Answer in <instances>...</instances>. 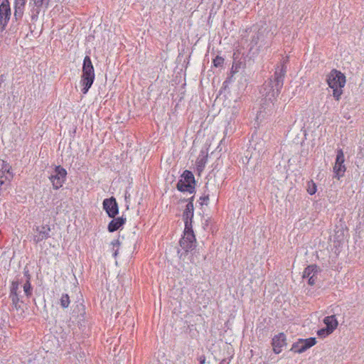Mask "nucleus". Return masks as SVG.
<instances>
[{
  "label": "nucleus",
  "mask_w": 364,
  "mask_h": 364,
  "mask_svg": "<svg viewBox=\"0 0 364 364\" xmlns=\"http://www.w3.org/2000/svg\"><path fill=\"white\" fill-rule=\"evenodd\" d=\"M25 6H14V18L16 21H21L24 14Z\"/></svg>",
  "instance_id": "nucleus-19"
},
{
  "label": "nucleus",
  "mask_w": 364,
  "mask_h": 364,
  "mask_svg": "<svg viewBox=\"0 0 364 364\" xmlns=\"http://www.w3.org/2000/svg\"><path fill=\"white\" fill-rule=\"evenodd\" d=\"M21 282L18 279L13 281L11 284L9 294H18V289H19V285L21 284Z\"/></svg>",
  "instance_id": "nucleus-21"
},
{
  "label": "nucleus",
  "mask_w": 364,
  "mask_h": 364,
  "mask_svg": "<svg viewBox=\"0 0 364 364\" xmlns=\"http://www.w3.org/2000/svg\"><path fill=\"white\" fill-rule=\"evenodd\" d=\"M102 208L109 218H114L119 213V206L113 196L103 200Z\"/></svg>",
  "instance_id": "nucleus-12"
},
{
  "label": "nucleus",
  "mask_w": 364,
  "mask_h": 364,
  "mask_svg": "<svg viewBox=\"0 0 364 364\" xmlns=\"http://www.w3.org/2000/svg\"><path fill=\"white\" fill-rule=\"evenodd\" d=\"M109 223L107 230L109 232H114L122 228L126 223V218L124 217L112 218Z\"/></svg>",
  "instance_id": "nucleus-16"
},
{
  "label": "nucleus",
  "mask_w": 364,
  "mask_h": 364,
  "mask_svg": "<svg viewBox=\"0 0 364 364\" xmlns=\"http://www.w3.org/2000/svg\"><path fill=\"white\" fill-rule=\"evenodd\" d=\"M67 171L61 166H56L53 173L49 176V179L55 190H58L63 186L66 180Z\"/></svg>",
  "instance_id": "nucleus-6"
},
{
  "label": "nucleus",
  "mask_w": 364,
  "mask_h": 364,
  "mask_svg": "<svg viewBox=\"0 0 364 364\" xmlns=\"http://www.w3.org/2000/svg\"><path fill=\"white\" fill-rule=\"evenodd\" d=\"M196 185L195 176L192 171L185 170L178 181L176 188L180 192L193 193L196 191Z\"/></svg>",
  "instance_id": "nucleus-4"
},
{
  "label": "nucleus",
  "mask_w": 364,
  "mask_h": 364,
  "mask_svg": "<svg viewBox=\"0 0 364 364\" xmlns=\"http://www.w3.org/2000/svg\"><path fill=\"white\" fill-rule=\"evenodd\" d=\"M343 87H336L332 88L333 89V96L335 98L336 100L338 101L341 99V97L343 94Z\"/></svg>",
  "instance_id": "nucleus-26"
},
{
  "label": "nucleus",
  "mask_w": 364,
  "mask_h": 364,
  "mask_svg": "<svg viewBox=\"0 0 364 364\" xmlns=\"http://www.w3.org/2000/svg\"><path fill=\"white\" fill-rule=\"evenodd\" d=\"M306 190H307L308 193L311 196L316 193V192L317 191V186H316V183L312 180L308 181Z\"/></svg>",
  "instance_id": "nucleus-22"
},
{
  "label": "nucleus",
  "mask_w": 364,
  "mask_h": 364,
  "mask_svg": "<svg viewBox=\"0 0 364 364\" xmlns=\"http://www.w3.org/2000/svg\"><path fill=\"white\" fill-rule=\"evenodd\" d=\"M205 159H202L198 162V164H199L198 166H200V165H204V164H205Z\"/></svg>",
  "instance_id": "nucleus-37"
},
{
  "label": "nucleus",
  "mask_w": 364,
  "mask_h": 364,
  "mask_svg": "<svg viewBox=\"0 0 364 364\" xmlns=\"http://www.w3.org/2000/svg\"><path fill=\"white\" fill-rule=\"evenodd\" d=\"M193 200H194V196H192L191 198H189L188 199H183V201H188V203H190V202L191 203H193Z\"/></svg>",
  "instance_id": "nucleus-36"
},
{
  "label": "nucleus",
  "mask_w": 364,
  "mask_h": 364,
  "mask_svg": "<svg viewBox=\"0 0 364 364\" xmlns=\"http://www.w3.org/2000/svg\"><path fill=\"white\" fill-rule=\"evenodd\" d=\"M35 230L36 234L33 235V242L36 244L50 237V228L48 225H42L41 227L38 226Z\"/></svg>",
  "instance_id": "nucleus-13"
},
{
  "label": "nucleus",
  "mask_w": 364,
  "mask_h": 364,
  "mask_svg": "<svg viewBox=\"0 0 364 364\" xmlns=\"http://www.w3.org/2000/svg\"><path fill=\"white\" fill-rule=\"evenodd\" d=\"M333 333L332 331H331L330 329H328V328L326 327H324V328H322L321 329H319L318 331H317V335L320 337V338H326V336H329L330 334H331Z\"/></svg>",
  "instance_id": "nucleus-24"
},
{
  "label": "nucleus",
  "mask_w": 364,
  "mask_h": 364,
  "mask_svg": "<svg viewBox=\"0 0 364 364\" xmlns=\"http://www.w3.org/2000/svg\"><path fill=\"white\" fill-rule=\"evenodd\" d=\"M199 362H200V364H205V356L204 355H200L199 357Z\"/></svg>",
  "instance_id": "nucleus-35"
},
{
  "label": "nucleus",
  "mask_w": 364,
  "mask_h": 364,
  "mask_svg": "<svg viewBox=\"0 0 364 364\" xmlns=\"http://www.w3.org/2000/svg\"><path fill=\"white\" fill-rule=\"evenodd\" d=\"M33 1V4L31 1L29 3L30 6H32L29 15L32 21H36L38 15L40 14L42 9H47L50 2V0H31Z\"/></svg>",
  "instance_id": "nucleus-11"
},
{
  "label": "nucleus",
  "mask_w": 364,
  "mask_h": 364,
  "mask_svg": "<svg viewBox=\"0 0 364 364\" xmlns=\"http://www.w3.org/2000/svg\"><path fill=\"white\" fill-rule=\"evenodd\" d=\"M6 173L0 170V180L6 181ZM8 181V180H6Z\"/></svg>",
  "instance_id": "nucleus-33"
},
{
  "label": "nucleus",
  "mask_w": 364,
  "mask_h": 364,
  "mask_svg": "<svg viewBox=\"0 0 364 364\" xmlns=\"http://www.w3.org/2000/svg\"><path fill=\"white\" fill-rule=\"evenodd\" d=\"M323 323L326 327L332 331L333 332L337 328L338 323L335 315L326 316L323 319Z\"/></svg>",
  "instance_id": "nucleus-17"
},
{
  "label": "nucleus",
  "mask_w": 364,
  "mask_h": 364,
  "mask_svg": "<svg viewBox=\"0 0 364 364\" xmlns=\"http://www.w3.org/2000/svg\"><path fill=\"white\" fill-rule=\"evenodd\" d=\"M11 166L4 160L0 159V170L6 173V180H8L9 183L11 181L14 177L13 173L11 171Z\"/></svg>",
  "instance_id": "nucleus-18"
},
{
  "label": "nucleus",
  "mask_w": 364,
  "mask_h": 364,
  "mask_svg": "<svg viewBox=\"0 0 364 364\" xmlns=\"http://www.w3.org/2000/svg\"><path fill=\"white\" fill-rule=\"evenodd\" d=\"M318 272V267L316 264L307 266L303 272V278H308V284L314 285L317 278L316 275Z\"/></svg>",
  "instance_id": "nucleus-15"
},
{
  "label": "nucleus",
  "mask_w": 364,
  "mask_h": 364,
  "mask_svg": "<svg viewBox=\"0 0 364 364\" xmlns=\"http://www.w3.org/2000/svg\"><path fill=\"white\" fill-rule=\"evenodd\" d=\"M13 307L16 310V311H19L21 310L22 312H23V310L21 306V304L18 303V304L16 305H12Z\"/></svg>",
  "instance_id": "nucleus-34"
},
{
  "label": "nucleus",
  "mask_w": 364,
  "mask_h": 364,
  "mask_svg": "<svg viewBox=\"0 0 364 364\" xmlns=\"http://www.w3.org/2000/svg\"><path fill=\"white\" fill-rule=\"evenodd\" d=\"M240 68V63L237 62H234L232 63V68H231V70H230V74H231V77L233 76L234 74H235L236 73L238 72V69Z\"/></svg>",
  "instance_id": "nucleus-29"
},
{
  "label": "nucleus",
  "mask_w": 364,
  "mask_h": 364,
  "mask_svg": "<svg viewBox=\"0 0 364 364\" xmlns=\"http://www.w3.org/2000/svg\"><path fill=\"white\" fill-rule=\"evenodd\" d=\"M205 191L208 189V183L205 184Z\"/></svg>",
  "instance_id": "nucleus-38"
},
{
  "label": "nucleus",
  "mask_w": 364,
  "mask_h": 364,
  "mask_svg": "<svg viewBox=\"0 0 364 364\" xmlns=\"http://www.w3.org/2000/svg\"><path fill=\"white\" fill-rule=\"evenodd\" d=\"M113 246V250H114V252H113V256L114 257H117V254H118V250H119V247L120 245V242L119 240H114L112 243H111Z\"/></svg>",
  "instance_id": "nucleus-28"
},
{
  "label": "nucleus",
  "mask_w": 364,
  "mask_h": 364,
  "mask_svg": "<svg viewBox=\"0 0 364 364\" xmlns=\"http://www.w3.org/2000/svg\"><path fill=\"white\" fill-rule=\"evenodd\" d=\"M95 79V69L92 65L91 58L89 55L84 58L82 75L80 77V85L82 87V92L87 94L90 87H92Z\"/></svg>",
  "instance_id": "nucleus-3"
},
{
  "label": "nucleus",
  "mask_w": 364,
  "mask_h": 364,
  "mask_svg": "<svg viewBox=\"0 0 364 364\" xmlns=\"http://www.w3.org/2000/svg\"><path fill=\"white\" fill-rule=\"evenodd\" d=\"M199 200L200 201V204L201 205H203V204L207 205L208 203V200H209V194L200 196L199 198Z\"/></svg>",
  "instance_id": "nucleus-30"
},
{
  "label": "nucleus",
  "mask_w": 364,
  "mask_h": 364,
  "mask_svg": "<svg viewBox=\"0 0 364 364\" xmlns=\"http://www.w3.org/2000/svg\"><path fill=\"white\" fill-rule=\"evenodd\" d=\"M316 338L311 337L306 339L299 338L296 342L292 344L290 350L296 353H302L316 345Z\"/></svg>",
  "instance_id": "nucleus-9"
},
{
  "label": "nucleus",
  "mask_w": 364,
  "mask_h": 364,
  "mask_svg": "<svg viewBox=\"0 0 364 364\" xmlns=\"http://www.w3.org/2000/svg\"><path fill=\"white\" fill-rule=\"evenodd\" d=\"M23 275L26 278V281H31V276L28 269L26 267L23 269Z\"/></svg>",
  "instance_id": "nucleus-32"
},
{
  "label": "nucleus",
  "mask_w": 364,
  "mask_h": 364,
  "mask_svg": "<svg viewBox=\"0 0 364 364\" xmlns=\"http://www.w3.org/2000/svg\"><path fill=\"white\" fill-rule=\"evenodd\" d=\"M26 0H14V6H25Z\"/></svg>",
  "instance_id": "nucleus-31"
},
{
  "label": "nucleus",
  "mask_w": 364,
  "mask_h": 364,
  "mask_svg": "<svg viewBox=\"0 0 364 364\" xmlns=\"http://www.w3.org/2000/svg\"><path fill=\"white\" fill-rule=\"evenodd\" d=\"M70 304V296L68 294H63L60 299V304L63 309L68 308Z\"/></svg>",
  "instance_id": "nucleus-20"
},
{
  "label": "nucleus",
  "mask_w": 364,
  "mask_h": 364,
  "mask_svg": "<svg viewBox=\"0 0 364 364\" xmlns=\"http://www.w3.org/2000/svg\"><path fill=\"white\" fill-rule=\"evenodd\" d=\"M11 7L9 0H2L0 4V26L1 31H3L11 17Z\"/></svg>",
  "instance_id": "nucleus-10"
},
{
  "label": "nucleus",
  "mask_w": 364,
  "mask_h": 364,
  "mask_svg": "<svg viewBox=\"0 0 364 364\" xmlns=\"http://www.w3.org/2000/svg\"><path fill=\"white\" fill-rule=\"evenodd\" d=\"M273 351L276 354H279L282 350V347L287 346V337L284 333H279L275 335L272 340Z\"/></svg>",
  "instance_id": "nucleus-14"
},
{
  "label": "nucleus",
  "mask_w": 364,
  "mask_h": 364,
  "mask_svg": "<svg viewBox=\"0 0 364 364\" xmlns=\"http://www.w3.org/2000/svg\"><path fill=\"white\" fill-rule=\"evenodd\" d=\"M33 287L31 284V281H26L23 284V291L27 297H30L32 295Z\"/></svg>",
  "instance_id": "nucleus-23"
},
{
  "label": "nucleus",
  "mask_w": 364,
  "mask_h": 364,
  "mask_svg": "<svg viewBox=\"0 0 364 364\" xmlns=\"http://www.w3.org/2000/svg\"><path fill=\"white\" fill-rule=\"evenodd\" d=\"M326 82L331 88L343 87L346 80L343 73L336 69H333L327 75Z\"/></svg>",
  "instance_id": "nucleus-5"
},
{
  "label": "nucleus",
  "mask_w": 364,
  "mask_h": 364,
  "mask_svg": "<svg viewBox=\"0 0 364 364\" xmlns=\"http://www.w3.org/2000/svg\"><path fill=\"white\" fill-rule=\"evenodd\" d=\"M269 31L266 29L259 28L258 31L252 36L250 43V50H252L255 47L262 48L263 46L268 47V43L266 41Z\"/></svg>",
  "instance_id": "nucleus-8"
},
{
  "label": "nucleus",
  "mask_w": 364,
  "mask_h": 364,
  "mask_svg": "<svg viewBox=\"0 0 364 364\" xmlns=\"http://www.w3.org/2000/svg\"><path fill=\"white\" fill-rule=\"evenodd\" d=\"M224 58L220 55H217L213 60V64L215 68H220L224 64Z\"/></svg>",
  "instance_id": "nucleus-25"
},
{
  "label": "nucleus",
  "mask_w": 364,
  "mask_h": 364,
  "mask_svg": "<svg viewBox=\"0 0 364 364\" xmlns=\"http://www.w3.org/2000/svg\"><path fill=\"white\" fill-rule=\"evenodd\" d=\"M289 58L283 59L279 64L275 68V71L270 78L263 84L260 93L264 97V105L268 106L269 104L274 105L275 101L279 96L284 85V79L287 73V63Z\"/></svg>",
  "instance_id": "nucleus-1"
},
{
  "label": "nucleus",
  "mask_w": 364,
  "mask_h": 364,
  "mask_svg": "<svg viewBox=\"0 0 364 364\" xmlns=\"http://www.w3.org/2000/svg\"><path fill=\"white\" fill-rule=\"evenodd\" d=\"M9 299L12 301V305H16L18 303H22L23 301H21L19 294H9Z\"/></svg>",
  "instance_id": "nucleus-27"
},
{
  "label": "nucleus",
  "mask_w": 364,
  "mask_h": 364,
  "mask_svg": "<svg viewBox=\"0 0 364 364\" xmlns=\"http://www.w3.org/2000/svg\"><path fill=\"white\" fill-rule=\"evenodd\" d=\"M194 215L193 203H187L183 210L182 218L185 223L183 236L179 240V245L184 251L181 253L180 257L186 256L189 251L193 250L196 247V239L193 230V218Z\"/></svg>",
  "instance_id": "nucleus-2"
},
{
  "label": "nucleus",
  "mask_w": 364,
  "mask_h": 364,
  "mask_svg": "<svg viewBox=\"0 0 364 364\" xmlns=\"http://www.w3.org/2000/svg\"><path fill=\"white\" fill-rule=\"evenodd\" d=\"M345 157L343 151L341 149L336 150V157L335 164L333 166V178L340 180L344 176L346 171V166L344 164Z\"/></svg>",
  "instance_id": "nucleus-7"
}]
</instances>
